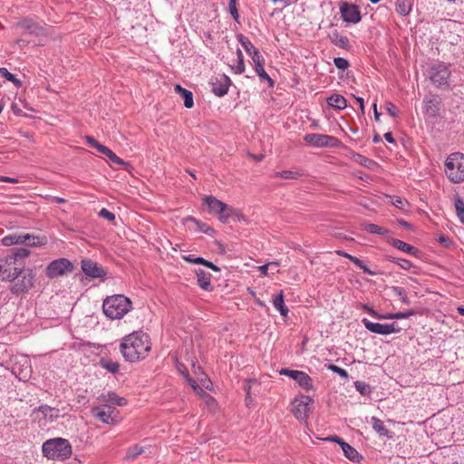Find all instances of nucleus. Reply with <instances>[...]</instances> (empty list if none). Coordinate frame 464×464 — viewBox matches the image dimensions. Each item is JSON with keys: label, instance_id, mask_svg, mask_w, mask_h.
Instances as JSON below:
<instances>
[{"label": "nucleus", "instance_id": "49530a36", "mask_svg": "<svg viewBox=\"0 0 464 464\" xmlns=\"http://www.w3.org/2000/svg\"><path fill=\"white\" fill-rule=\"evenodd\" d=\"M354 387L357 392H359L362 395H368L371 392V387L369 384L357 381L354 382Z\"/></svg>", "mask_w": 464, "mask_h": 464}, {"label": "nucleus", "instance_id": "37998d69", "mask_svg": "<svg viewBox=\"0 0 464 464\" xmlns=\"http://www.w3.org/2000/svg\"><path fill=\"white\" fill-rule=\"evenodd\" d=\"M275 176L285 179H296L300 177V173L293 170H283L276 172Z\"/></svg>", "mask_w": 464, "mask_h": 464}, {"label": "nucleus", "instance_id": "052dcab7", "mask_svg": "<svg viewBox=\"0 0 464 464\" xmlns=\"http://www.w3.org/2000/svg\"><path fill=\"white\" fill-rule=\"evenodd\" d=\"M396 264L405 270H409L412 266L411 262L405 258H398Z\"/></svg>", "mask_w": 464, "mask_h": 464}, {"label": "nucleus", "instance_id": "20e7f679", "mask_svg": "<svg viewBox=\"0 0 464 464\" xmlns=\"http://www.w3.org/2000/svg\"><path fill=\"white\" fill-rule=\"evenodd\" d=\"M445 174L452 183L464 180V154L455 152L450 154L445 160Z\"/></svg>", "mask_w": 464, "mask_h": 464}, {"label": "nucleus", "instance_id": "c03bdc74", "mask_svg": "<svg viewBox=\"0 0 464 464\" xmlns=\"http://www.w3.org/2000/svg\"><path fill=\"white\" fill-rule=\"evenodd\" d=\"M0 75L6 80L14 82L16 86L21 84V82L16 79V77L11 73L5 67H0Z\"/></svg>", "mask_w": 464, "mask_h": 464}, {"label": "nucleus", "instance_id": "864d4df0", "mask_svg": "<svg viewBox=\"0 0 464 464\" xmlns=\"http://www.w3.org/2000/svg\"><path fill=\"white\" fill-rule=\"evenodd\" d=\"M99 217L108 220V221H114L115 220V215L108 210L107 208H102L99 212Z\"/></svg>", "mask_w": 464, "mask_h": 464}, {"label": "nucleus", "instance_id": "dca6fc26", "mask_svg": "<svg viewBox=\"0 0 464 464\" xmlns=\"http://www.w3.org/2000/svg\"><path fill=\"white\" fill-rule=\"evenodd\" d=\"M324 440L334 441V442L338 443L341 446L344 456L347 459H349L350 460H352L353 462H359L362 459V456L359 454V452L353 447H352L350 444H348L343 439H341L340 437L331 436V437L324 439Z\"/></svg>", "mask_w": 464, "mask_h": 464}, {"label": "nucleus", "instance_id": "6e6552de", "mask_svg": "<svg viewBox=\"0 0 464 464\" xmlns=\"http://www.w3.org/2000/svg\"><path fill=\"white\" fill-rule=\"evenodd\" d=\"M304 140L310 146L315 148H335L341 144L337 138L319 133H308L304 137Z\"/></svg>", "mask_w": 464, "mask_h": 464}, {"label": "nucleus", "instance_id": "cd10ccee", "mask_svg": "<svg viewBox=\"0 0 464 464\" xmlns=\"http://www.w3.org/2000/svg\"><path fill=\"white\" fill-rule=\"evenodd\" d=\"M37 411L41 412L49 421H54L60 417V411L58 409L52 408L46 404L39 406Z\"/></svg>", "mask_w": 464, "mask_h": 464}, {"label": "nucleus", "instance_id": "f3484780", "mask_svg": "<svg viewBox=\"0 0 464 464\" xmlns=\"http://www.w3.org/2000/svg\"><path fill=\"white\" fill-rule=\"evenodd\" d=\"M422 111L428 119H436L440 114V102L432 96L423 99Z\"/></svg>", "mask_w": 464, "mask_h": 464}, {"label": "nucleus", "instance_id": "774afa93", "mask_svg": "<svg viewBox=\"0 0 464 464\" xmlns=\"http://www.w3.org/2000/svg\"><path fill=\"white\" fill-rule=\"evenodd\" d=\"M384 139L389 143H394L395 142V140H394L392 132H386L384 134Z\"/></svg>", "mask_w": 464, "mask_h": 464}, {"label": "nucleus", "instance_id": "c9c22d12", "mask_svg": "<svg viewBox=\"0 0 464 464\" xmlns=\"http://www.w3.org/2000/svg\"><path fill=\"white\" fill-rule=\"evenodd\" d=\"M273 304H274L275 308H276L280 312V314L282 316H286L287 315L288 308L285 304L282 292L277 296H276L274 298Z\"/></svg>", "mask_w": 464, "mask_h": 464}, {"label": "nucleus", "instance_id": "c756f323", "mask_svg": "<svg viewBox=\"0 0 464 464\" xmlns=\"http://www.w3.org/2000/svg\"><path fill=\"white\" fill-rule=\"evenodd\" d=\"M30 251L26 248H18L13 251L9 256V262H15L16 264H23L24 266V259L29 256Z\"/></svg>", "mask_w": 464, "mask_h": 464}, {"label": "nucleus", "instance_id": "f704fd0d", "mask_svg": "<svg viewBox=\"0 0 464 464\" xmlns=\"http://www.w3.org/2000/svg\"><path fill=\"white\" fill-rule=\"evenodd\" d=\"M19 276H22V285L16 290H29L34 286V277L30 272H25L23 269V273Z\"/></svg>", "mask_w": 464, "mask_h": 464}, {"label": "nucleus", "instance_id": "4d7b16f0", "mask_svg": "<svg viewBox=\"0 0 464 464\" xmlns=\"http://www.w3.org/2000/svg\"><path fill=\"white\" fill-rule=\"evenodd\" d=\"M86 142H87L90 146H92V147L95 148V149H96L98 151H100V152H101V149H102V148H105V147H106V146H104V145H102V144L99 143V142H98V141H97L93 137H91V136H86Z\"/></svg>", "mask_w": 464, "mask_h": 464}, {"label": "nucleus", "instance_id": "f8f14e48", "mask_svg": "<svg viewBox=\"0 0 464 464\" xmlns=\"http://www.w3.org/2000/svg\"><path fill=\"white\" fill-rule=\"evenodd\" d=\"M314 400L310 396L302 395L295 398L292 404V412L298 420H304L308 417L310 411V405L313 404Z\"/></svg>", "mask_w": 464, "mask_h": 464}, {"label": "nucleus", "instance_id": "ea45409f", "mask_svg": "<svg viewBox=\"0 0 464 464\" xmlns=\"http://www.w3.org/2000/svg\"><path fill=\"white\" fill-rule=\"evenodd\" d=\"M143 452V447L136 444L127 450L124 459L127 460H132L136 459L138 456L141 455Z\"/></svg>", "mask_w": 464, "mask_h": 464}, {"label": "nucleus", "instance_id": "ddd939ff", "mask_svg": "<svg viewBox=\"0 0 464 464\" xmlns=\"http://www.w3.org/2000/svg\"><path fill=\"white\" fill-rule=\"evenodd\" d=\"M279 373L281 375H286L295 380L305 391H309L313 388V380L304 372L285 368L280 370Z\"/></svg>", "mask_w": 464, "mask_h": 464}, {"label": "nucleus", "instance_id": "09e8293b", "mask_svg": "<svg viewBox=\"0 0 464 464\" xmlns=\"http://www.w3.org/2000/svg\"><path fill=\"white\" fill-rule=\"evenodd\" d=\"M334 63L336 66V68L343 71L348 69V67L350 66L348 60L343 57H335L334 59Z\"/></svg>", "mask_w": 464, "mask_h": 464}, {"label": "nucleus", "instance_id": "f03ea898", "mask_svg": "<svg viewBox=\"0 0 464 464\" xmlns=\"http://www.w3.org/2000/svg\"><path fill=\"white\" fill-rule=\"evenodd\" d=\"M102 309L107 317L120 319L131 309V302L125 295L118 294L107 297L103 301Z\"/></svg>", "mask_w": 464, "mask_h": 464}, {"label": "nucleus", "instance_id": "bf43d9fd", "mask_svg": "<svg viewBox=\"0 0 464 464\" xmlns=\"http://www.w3.org/2000/svg\"><path fill=\"white\" fill-rule=\"evenodd\" d=\"M269 275H275L279 272L280 264L277 261L267 263Z\"/></svg>", "mask_w": 464, "mask_h": 464}, {"label": "nucleus", "instance_id": "423d86ee", "mask_svg": "<svg viewBox=\"0 0 464 464\" xmlns=\"http://www.w3.org/2000/svg\"><path fill=\"white\" fill-rule=\"evenodd\" d=\"M450 68L444 63H435L428 70V77L430 82L440 90L450 89Z\"/></svg>", "mask_w": 464, "mask_h": 464}, {"label": "nucleus", "instance_id": "a18cd8bd", "mask_svg": "<svg viewBox=\"0 0 464 464\" xmlns=\"http://www.w3.org/2000/svg\"><path fill=\"white\" fill-rule=\"evenodd\" d=\"M102 366L111 373H116L120 368L119 363L113 361H102Z\"/></svg>", "mask_w": 464, "mask_h": 464}, {"label": "nucleus", "instance_id": "79ce46f5", "mask_svg": "<svg viewBox=\"0 0 464 464\" xmlns=\"http://www.w3.org/2000/svg\"><path fill=\"white\" fill-rule=\"evenodd\" d=\"M255 71L262 81H267L270 86L274 85V81L265 71L264 64H259L258 66L255 67Z\"/></svg>", "mask_w": 464, "mask_h": 464}, {"label": "nucleus", "instance_id": "a878e982", "mask_svg": "<svg viewBox=\"0 0 464 464\" xmlns=\"http://www.w3.org/2000/svg\"><path fill=\"white\" fill-rule=\"evenodd\" d=\"M371 422H372V428L373 430L380 435V436H382V437H387L389 439L392 438V432L391 430H389L382 420H381L380 419H378L377 417H372V420H371Z\"/></svg>", "mask_w": 464, "mask_h": 464}, {"label": "nucleus", "instance_id": "e433bc0d", "mask_svg": "<svg viewBox=\"0 0 464 464\" xmlns=\"http://www.w3.org/2000/svg\"><path fill=\"white\" fill-rule=\"evenodd\" d=\"M237 40L249 56H251L254 53V52L257 50V48H256V46L251 43V41L243 34H238Z\"/></svg>", "mask_w": 464, "mask_h": 464}, {"label": "nucleus", "instance_id": "8fccbe9b", "mask_svg": "<svg viewBox=\"0 0 464 464\" xmlns=\"http://www.w3.org/2000/svg\"><path fill=\"white\" fill-rule=\"evenodd\" d=\"M229 13L236 22H238L239 14L237 8V0H229L228 3Z\"/></svg>", "mask_w": 464, "mask_h": 464}, {"label": "nucleus", "instance_id": "13d9d810", "mask_svg": "<svg viewBox=\"0 0 464 464\" xmlns=\"http://www.w3.org/2000/svg\"><path fill=\"white\" fill-rule=\"evenodd\" d=\"M414 314H415L414 310H408L405 312H398V313H394V319H405V318H409L410 316L414 315Z\"/></svg>", "mask_w": 464, "mask_h": 464}, {"label": "nucleus", "instance_id": "0e129e2a", "mask_svg": "<svg viewBox=\"0 0 464 464\" xmlns=\"http://www.w3.org/2000/svg\"><path fill=\"white\" fill-rule=\"evenodd\" d=\"M438 242H440V244H442L446 247H449L450 246V244H451L450 239L448 237L444 236V235L439 236Z\"/></svg>", "mask_w": 464, "mask_h": 464}, {"label": "nucleus", "instance_id": "4c0bfd02", "mask_svg": "<svg viewBox=\"0 0 464 464\" xmlns=\"http://www.w3.org/2000/svg\"><path fill=\"white\" fill-rule=\"evenodd\" d=\"M454 207L459 220L464 224V200L456 196L454 198Z\"/></svg>", "mask_w": 464, "mask_h": 464}, {"label": "nucleus", "instance_id": "0eeeda50", "mask_svg": "<svg viewBox=\"0 0 464 464\" xmlns=\"http://www.w3.org/2000/svg\"><path fill=\"white\" fill-rule=\"evenodd\" d=\"M23 264L9 262V256H6L0 259V278L3 281L12 282L19 277L23 273Z\"/></svg>", "mask_w": 464, "mask_h": 464}, {"label": "nucleus", "instance_id": "7c9ffc66", "mask_svg": "<svg viewBox=\"0 0 464 464\" xmlns=\"http://www.w3.org/2000/svg\"><path fill=\"white\" fill-rule=\"evenodd\" d=\"M362 227L364 231L373 234V235H380L382 237H386L389 235L390 231L382 227H380L378 225L372 224V223H362Z\"/></svg>", "mask_w": 464, "mask_h": 464}, {"label": "nucleus", "instance_id": "a19ab883", "mask_svg": "<svg viewBox=\"0 0 464 464\" xmlns=\"http://www.w3.org/2000/svg\"><path fill=\"white\" fill-rule=\"evenodd\" d=\"M24 236H28L30 239H26V242L24 244L28 246H41L44 244V240L40 237H36L31 234H24Z\"/></svg>", "mask_w": 464, "mask_h": 464}, {"label": "nucleus", "instance_id": "3c124183", "mask_svg": "<svg viewBox=\"0 0 464 464\" xmlns=\"http://www.w3.org/2000/svg\"><path fill=\"white\" fill-rule=\"evenodd\" d=\"M392 203L394 207L402 210H404L408 206L407 200L401 197H393L392 199Z\"/></svg>", "mask_w": 464, "mask_h": 464}, {"label": "nucleus", "instance_id": "58836bf2", "mask_svg": "<svg viewBox=\"0 0 464 464\" xmlns=\"http://www.w3.org/2000/svg\"><path fill=\"white\" fill-rule=\"evenodd\" d=\"M101 153L107 156L109 160L118 165H127V162H125L122 159L118 157L111 150H110L108 147L101 149Z\"/></svg>", "mask_w": 464, "mask_h": 464}, {"label": "nucleus", "instance_id": "393cba45", "mask_svg": "<svg viewBox=\"0 0 464 464\" xmlns=\"http://www.w3.org/2000/svg\"><path fill=\"white\" fill-rule=\"evenodd\" d=\"M188 222H191V223L195 224L198 231H199L201 233H204L208 236H212L215 233V230L211 227H209L206 223L200 222L199 220H198L196 218H194L192 216H188L184 218V224H186Z\"/></svg>", "mask_w": 464, "mask_h": 464}, {"label": "nucleus", "instance_id": "c85d7f7f", "mask_svg": "<svg viewBox=\"0 0 464 464\" xmlns=\"http://www.w3.org/2000/svg\"><path fill=\"white\" fill-rule=\"evenodd\" d=\"M327 103L329 106L339 111L343 110L347 107L346 99L343 95L337 93H334L328 97Z\"/></svg>", "mask_w": 464, "mask_h": 464}, {"label": "nucleus", "instance_id": "5701e85b", "mask_svg": "<svg viewBox=\"0 0 464 464\" xmlns=\"http://www.w3.org/2000/svg\"><path fill=\"white\" fill-rule=\"evenodd\" d=\"M329 39L333 44L339 48H343L345 50H348L350 48V42L349 39L341 34L337 30L333 31L329 34Z\"/></svg>", "mask_w": 464, "mask_h": 464}, {"label": "nucleus", "instance_id": "473e14b6", "mask_svg": "<svg viewBox=\"0 0 464 464\" xmlns=\"http://www.w3.org/2000/svg\"><path fill=\"white\" fill-rule=\"evenodd\" d=\"M197 281L200 288L208 289L210 285V274L202 270H196Z\"/></svg>", "mask_w": 464, "mask_h": 464}, {"label": "nucleus", "instance_id": "4468645a", "mask_svg": "<svg viewBox=\"0 0 464 464\" xmlns=\"http://www.w3.org/2000/svg\"><path fill=\"white\" fill-rule=\"evenodd\" d=\"M209 84L211 85L212 92L217 96L223 97L228 92V88L231 84V80L226 74H217L211 77Z\"/></svg>", "mask_w": 464, "mask_h": 464}, {"label": "nucleus", "instance_id": "bb28decb", "mask_svg": "<svg viewBox=\"0 0 464 464\" xmlns=\"http://www.w3.org/2000/svg\"><path fill=\"white\" fill-rule=\"evenodd\" d=\"M175 92L184 99V106L190 109L194 105L193 94L190 91L183 88L179 84H176L174 88Z\"/></svg>", "mask_w": 464, "mask_h": 464}, {"label": "nucleus", "instance_id": "39448f33", "mask_svg": "<svg viewBox=\"0 0 464 464\" xmlns=\"http://www.w3.org/2000/svg\"><path fill=\"white\" fill-rule=\"evenodd\" d=\"M203 204L208 208L209 214L218 215V220L224 224L227 223L233 216H237L236 209L214 196H206L203 198Z\"/></svg>", "mask_w": 464, "mask_h": 464}, {"label": "nucleus", "instance_id": "6ab92c4d", "mask_svg": "<svg viewBox=\"0 0 464 464\" xmlns=\"http://www.w3.org/2000/svg\"><path fill=\"white\" fill-rule=\"evenodd\" d=\"M101 404L107 405H118V406H125L127 404V400L123 397L118 396L113 392H109L107 393H102L98 398Z\"/></svg>", "mask_w": 464, "mask_h": 464}, {"label": "nucleus", "instance_id": "9d476101", "mask_svg": "<svg viewBox=\"0 0 464 464\" xmlns=\"http://www.w3.org/2000/svg\"><path fill=\"white\" fill-rule=\"evenodd\" d=\"M94 418L100 420L106 424H115L118 422L119 411L107 404H101L100 406L92 409Z\"/></svg>", "mask_w": 464, "mask_h": 464}, {"label": "nucleus", "instance_id": "2eb2a0df", "mask_svg": "<svg viewBox=\"0 0 464 464\" xmlns=\"http://www.w3.org/2000/svg\"><path fill=\"white\" fill-rule=\"evenodd\" d=\"M81 268L83 274L91 278H104L106 271L97 262L85 258L81 261Z\"/></svg>", "mask_w": 464, "mask_h": 464}, {"label": "nucleus", "instance_id": "412c9836", "mask_svg": "<svg viewBox=\"0 0 464 464\" xmlns=\"http://www.w3.org/2000/svg\"><path fill=\"white\" fill-rule=\"evenodd\" d=\"M362 322L364 327L372 333L382 334V335L390 334L388 324L373 323V322L369 321L366 318H363Z\"/></svg>", "mask_w": 464, "mask_h": 464}, {"label": "nucleus", "instance_id": "69168bd1", "mask_svg": "<svg viewBox=\"0 0 464 464\" xmlns=\"http://www.w3.org/2000/svg\"><path fill=\"white\" fill-rule=\"evenodd\" d=\"M257 271L262 275V276H269V272H268V265L267 263L265 264V265H262V266H259L257 267Z\"/></svg>", "mask_w": 464, "mask_h": 464}, {"label": "nucleus", "instance_id": "aec40b11", "mask_svg": "<svg viewBox=\"0 0 464 464\" xmlns=\"http://www.w3.org/2000/svg\"><path fill=\"white\" fill-rule=\"evenodd\" d=\"M388 242L393 247H395L402 252H405L411 256L419 257L420 255V251L417 247H415L402 240L396 239V238H391V239H389Z\"/></svg>", "mask_w": 464, "mask_h": 464}, {"label": "nucleus", "instance_id": "a211bd4d", "mask_svg": "<svg viewBox=\"0 0 464 464\" xmlns=\"http://www.w3.org/2000/svg\"><path fill=\"white\" fill-rule=\"evenodd\" d=\"M17 26L23 30L24 34L36 36L44 34V28L39 24L29 18L20 21Z\"/></svg>", "mask_w": 464, "mask_h": 464}, {"label": "nucleus", "instance_id": "2f4dec72", "mask_svg": "<svg viewBox=\"0 0 464 464\" xmlns=\"http://www.w3.org/2000/svg\"><path fill=\"white\" fill-rule=\"evenodd\" d=\"M395 10L399 15L407 16L412 10V3L409 0H397Z\"/></svg>", "mask_w": 464, "mask_h": 464}, {"label": "nucleus", "instance_id": "e2e57ef3", "mask_svg": "<svg viewBox=\"0 0 464 464\" xmlns=\"http://www.w3.org/2000/svg\"><path fill=\"white\" fill-rule=\"evenodd\" d=\"M388 327L390 334L400 333L402 330V328L400 327L397 323L388 324Z\"/></svg>", "mask_w": 464, "mask_h": 464}, {"label": "nucleus", "instance_id": "b1692460", "mask_svg": "<svg viewBox=\"0 0 464 464\" xmlns=\"http://www.w3.org/2000/svg\"><path fill=\"white\" fill-rule=\"evenodd\" d=\"M183 259L190 264L203 265L204 266H207L216 272H218L220 270L219 267L217 266L215 264L206 260L203 257L195 256L194 255L191 254L183 256Z\"/></svg>", "mask_w": 464, "mask_h": 464}, {"label": "nucleus", "instance_id": "de8ad7c7", "mask_svg": "<svg viewBox=\"0 0 464 464\" xmlns=\"http://www.w3.org/2000/svg\"><path fill=\"white\" fill-rule=\"evenodd\" d=\"M231 69L234 71L237 74H241L245 72V63L244 59L240 58L237 59L235 63L231 64Z\"/></svg>", "mask_w": 464, "mask_h": 464}, {"label": "nucleus", "instance_id": "6e6d98bb", "mask_svg": "<svg viewBox=\"0 0 464 464\" xmlns=\"http://www.w3.org/2000/svg\"><path fill=\"white\" fill-rule=\"evenodd\" d=\"M250 57L255 64V67L258 66L259 64H264V58L258 50L254 52Z\"/></svg>", "mask_w": 464, "mask_h": 464}, {"label": "nucleus", "instance_id": "72a5a7b5", "mask_svg": "<svg viewBox=\"0 0 464 464\" xmlns=\"http://www.w3.org/2000/svg\"><path fill=\"white\" fill-rule=\"evenodd\" d=\"M362 308L371 314L372 317L379 320H387V319H394V313H387V314H380L370 307L368 304H362Z\"/></svg>", "mask_w": 464, "mask_h": 464}, {"label": "nucleus", "instance_id": "338daca9", "mask_svg": "<svg viewBox=\"0 0 464 464\" xmlns=\"http://www.w3.org/2000/svg\"><path fill=\"white\" fill-rule=\"evenodd\" d=\"M0 181L8 182V183H16L18 180L16 179H14V178L1 176L0 177Z\"/></svg>", "mask_w": 464, "mask_h": 464}, {"label": "nucleus", "instance_id": "7ed1b4c3", "mask_svg": "<svg viewBox=\"0 0 464 464\" xmlns=\"http://www.w3.org/2000/svg\"><path fill=\"white\" fill-rule=\"evenodd\" d=\"M42 451L49 459L64 460L72 455V446L65 439L54 438L44 442Z\"/></svg>", "mask_w": 464, "mask_h": 464}, {"label": "nucleus", "instance_id": "1a4fd4ad", "mask_svg": "<svg viewBox=\"0 0 464 464\" xmlns=\"http://www.w3.org/2000/svg\"><path fill=\"white\" fill-rule=\"evenodd\" d=\"M73 264L67 258H58L52 261L46 267V276L49 278H55L72 272Z\"/></svg>", "mask_w": 464, "mask_h": 464}, {"label": "nucleus", "instance_id": "4be33fe9", "mask_svg": "<svg viewBox=\"0 0 464 464\" xmlns=\"http://www.w3.org/2000/svg\"><path fill=\"white\" fill-rule=\"evenodd\" d=\"M26 239H30L28 236H24V234L14 233L7 236H5L1 239V243L5 246H11L14 245H24L26 242Z\"/></svg>", "mask_w": 464, "mask_h": 464}, {"label": "nucleus", "instance_id": "9b49d317", "mask_svg": "<svg viewBox=\"0 0 464 464\" xmlns=\"http://www.w3.org/2000/svg\"><path fill=\"white\" fill-rule=\"evenodd\" d=\"M339 9L343 22L353 24L361 22L362 16L358 5L348 2H341Z\"/></svg>", "mask_w": 464, "mask_h": 464}, {"label": "nucleus", "instance_id": "680f3d73", "mask_svg": "<svg viewBox=\"0 0 464 464\" xmlns=\"http://www.w3.org/2000/svg\"><path fill=\"white\" fill-rule=\"evenodd\" d=\"M386 111L393 118L398 116L397 108L392 102H386Z\"/></svg>", "mask_w": 464, "mask_h": 464}, {"label": "nucleus", "instance_id": "f257e3e1", "mask_svg": "<svg viewBox=\"0 0 464 464\" xmlns=\"http://www.w3.org/2000/svg\"><path fill=\"white\" fill-rule=\"evenodd\" d=\"M151 350L150 336L142 332H133L124 336L120 343V352L125 361L136 362L145 359Z\"/></svg>", "mask_w": 464, "mask_h": 464}, {"label": "nucleus", "instance_id": "5fc2aeb1", "mask_svg": "<svg viewBox=\"0 0 464 464\" xmlns=\"http://www.w3.org/2000/svg\"><path fill=\"white\" fill-rule=\"evenodd\" d=\"M339 255L342 256H344L346 257L347 259H349L350 261H352L357 267H360L362 266V264L363 263L361 259H359L358 257L354 256H352L348 253H345V252H339Z\"/></svg>", "mask_w": 464, "mask_h": 464}, {"label": "nucleus", "instance_id": "603ef678", "mask_svg": "<svg viewBox=\"0 0 464 464\" xmlns=\"http://www.w3.org/2000/svg\"><path fill=\"white\" fill-rule=\"evenodd\" d=\"M328 368L333 372L337 373L340 377L344 378V379L348 378V372H346V370H344L337 365H334V364H330Z\"/></svg>", "mask_w": 464, "mask_h": 464}]
</instances>
